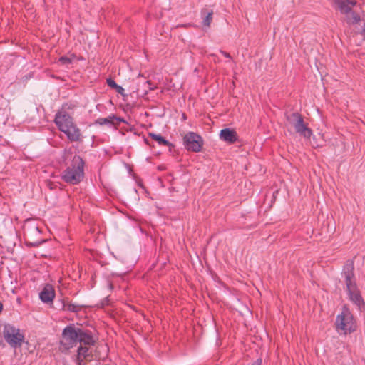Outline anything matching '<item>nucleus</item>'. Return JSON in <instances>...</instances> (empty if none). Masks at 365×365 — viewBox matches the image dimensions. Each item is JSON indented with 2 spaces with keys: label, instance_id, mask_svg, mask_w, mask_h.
<instances>
[{
  "label": "nucleus",
  "instance_id": "1",
  "mask_svg": "<svg viewBox=\"0 0 365 365\" xmlns=\"http://www.w3.org/2000/svg\"><path fill=\"white\" fill-rule=\"evenodd\" d=\"M84 162L79 156H75L71 165L66 168L62 175V179L67 183L76 185L83 178Z\"/></svg>",
  "mask_w": 365,
  "mask_h": 365
},
{
  "label": "nucleus",
  "instance_id": "2",
  "mask_svg": "<svg viewBox=\"0 0 365 365\" xmlns=\"http://www.w3.org/2000/svg\"><path fill=\"white\" fill-rule=\"evenodd\" d=\"M336 328L337 331H341L344 334L355 331V321L352 314L346 307H344L341 313L337 316Z\"/></svg>",
  "mask_w": 365,
  "mask_h": 365
},
{
  "label": "nucleus",
  "instance_id": "3",
  "mask_svg": "<svg viewBox=\"0 0 365 365\" xmlns=\"http://www.w3.org/2000/svg\"><path fill=\"white\" fill-rule=\"evenodd\" d=\"M3 335L6 341L13 348L21 346L24 340L20 329L9 324L4 326Z\"/></svg>",
  "mask_w": 365,
  "mask_h": 365
},
{
  "label": "nucleus",
  "instance_id": "4",
  "mask_svg": "<svg viewBox=\"0 0 365 365\" xmlns=\"http://www.w3.org/2000/svg\"><path fill=\"white\" fill-rule=\"evenodd\" d=\"M352 270L353 267L351 265L345 267L344 272V277L351 300L356 305L360 306L363 300L359 292L356 290V284L354 281Z\"/></svg>",
  "mask_w": 365,
  "mask_h": 365
},
{
  "label": "nucleus",
  "instance_id": "5",
  "mask_svg": "<svg viewBox=\"0 0 365 365\" xmlns=\"http://www.w3.org/2000/svg\"><path fill=\"white\" fill-rule=\"evenodd\" d=\"M79 328L74 326H67L62 332L61 344L65 349H70L78 342Z\"/></svg>",
  "mask_w": 365,
  "mask_h": 365
},
{
  "label": "nucleus",
  "instance_id": "6",
  "mask_svg": "<svg viewBox=\"0 0 365 365\" xmlns=\"http://www.w3.org/2000/svg\"><path fill=\"white\" fill-rule=\"evenodd\" d=\"M184 143L188 150L199 152L202 145V140L197 134L190 132L184 136Z\"/></svg>",
  "mask_w": 365,
  "mask_h": 365
},
{
  "label": "nucleus",
  "instance_id": "7",
  "mask_svg": "<svg viewBox=\"0 0 365 365\" xmlns=\"http://www.w3.org/2000/svg\"><path fill=\"white\" fill-rule=\"evenodd\" d=\"M54 121L61 132L66 130L68 126L73 123V118L66 111L58 112L56 114Z\"/></svg>",
  "mask_w": 365,
  "mask_h": 365
},
{
  "label": "nucleus",
  "instance_id": "8",
  "mask_svg": "<svg viewBox=\"0 0 365 365\" xmlns=\"http://www.w3.org/2000/svg\"><path fill=\"white\" fill-rule=\"evenodd\" d=\"M337 9L343 14H349L352 8L356 6V0H334Z\"/></svg>",
  "mask_w": 365,
  "mask_h": 365
},
{
  "label": "nucleus",
  "instance_id": "9",
  "mask_svg": "<svg viewBox=\"0 0 365 365\" xmlns=\"http://www.w3.org/2000/svg\"><path fill=\"white\" fill-rule=\"evenodd\" d=\"M63 133L66 135L68 139L72 142L79 141L81 139V130L74 123L68 126Z\"/></svg>",
  "mask_w": 365,
  "mask_h": 365
},
{
  "label": "nucleus",
  "instance_id": "10",
  "mask_svg": "<svg viewBox=\"0 0 365 365\" xmlns=\"http://www.w3.org/2000/svg\"><path fill=\"white\" fill-rule=\"evenodd\" d=\"M286 119L294 130L297 129L299 125H302V123L304 122L302 115L297 112L287 113Z\"/></svg>",
  "mask_w": 365,
  "mask_h": 365
},
{
  "label": "nucleus",
  "instance_id": "11",
  "mask_svg": "<svg viewBox=\"0 0 365 365\" xmlns=\"http://www.w3.org/2000/svg\"><path fill=\"white\" fill-rule=\"evenodd\" d=\"M55 297V292L53 287L46 284L43 290L40 292L39 297L41 300L45 303H48L53 301Z\"/></svg>",
  "mask_w": 365,
  "mask_h": 365
},
{
  "label": "nucleus",
  "instance_id": "12",
  "mask_svg": "<svg viewBox=\"0 0 365 365\" xmlns=\"http://www.w3.org/2000/svg\"><path fill=\"white\" fill-rule=\"evenodd\" d=\"M220 137L221 140L229 143H234L237 140V133L230 128L222 129L220 131Z\"/></svg>",
  "mask_w": 365,
  "mask_h": 365
},
{
  "label": "nucleus",
  "instance_id": "13",
  "mask_svg": "<svg viewBox=\"0 0 365 365\" xmlns=\"http://www.w3.org/2000/svg\"><path fill=\"white\" fill-rule=\"evenodd\" d=\"M120 122H121V119L117 118L115 115H110L107 118H100L96 120V123L103 125H118Z\"/></svg>",
  "mask_w": 365,
  "mask_h": 365
},
{
  "label": "nucleus",
  "instance_id": "14",
  "mask_svg": "<svg viewBox=\"0 0 365 365\" xmlns=\"http://www.w3.org/2000/svg\"><path fill=\"white\" fill-rule=\"evenodd\" d=\"M295 132L307 140H310L313 135L312 130L308 127V124L305 122L302 123V125H299V128L295 130Z\"/></svg>",
  "mask_w": 365,
  "mask_h": 365
},
{
  "label": "nucleus",
  "instance_id": "15",
  "mask_svg": "<svg viewBox=\"0 0 365 365\" xmlns=\"http://www.w3.org/2000/svg\"><path fill=\"white\" fill-rule=\"evenodd\" d=\"M295 132L307 140H310L313 135L312 130L308 127V124L305 122L302 123V125H299V128L295 130Z\"/></svg>",
  "mask_w": 365,
  "mask_h": 365
},
{
  "label": "nucleus",
  "instance_id": "16",
  "mask_svg": "<svg viewBox=\"0 0 365 365\" xmlns=\"http://www.w3.org/2000/svg\"><path fill=\"white\" fill-rule=\"evenodd\" d=\"M295 132L307 140H310L313 135L312 130L308 127V124L305 122L302 123V125H299V128L295 130Z\"/></svg>",
  "mask_w": 365,
  "mask_h": 365
},
{
  "label": "nucleus",
  "instance_id": "17",
  "mask_svg": "<svg viewBox=\"0 0 365 365\" xmlns=\"http://www.w3.org/2000/svg\"><path fill=\"white\" fill-rule=\"evenodd\" d=\"M78 341L86 345H92L94 344V340L91 332L84 331L81 329H79Z\"/></svg>",
  "mask_w": 365,
  "mask_h": 365
},
{
  "label": "nucleus",
  "instance_id": "18",
  "mask_svg": "<svg viewBox=\"0 0 365 365\" xmlns=\"http://www.w3.org/2000/svg\"><path fill=\"white\" fill-rule=\"evenodd\" d=\"M149 136L156 141L159 145H164V146H170L171 143L168 142L167 140H165L163 136H161L160 134H155L153 133H149Z\"/></svg>",
  "mask_w": 365,
  "mask_h": 365
},
{
  "label": "nucleus",
  "instance_id": "19",
  "mask_svg": "<svg viewBox=\"0 0 365 365\" xmlns=\"http://www.w3.org/2000/svg\"><path fill=\"white\" fill-rule=\"evenodd\" d=\"M89 349L86 346H81L78 349V364L81 365V362L83 361V360L89 356Z\"/></svg>",
  "mask_w": 365,
  "mask_h": 365
},
{
  "label": "nucleus",
  "instance_id": "20",
  "mask_svg": "<svg viewBox=\"0 0 365 365\" xmlns=\"http://www.w3.org/2000/svg\"><path fill=\"white\" fill-rule=\"evenodd\" d=\"M345 15H346V21L349 24H358L361 20L359 15L357 13L352 11V10L351 11V12L349 14H345Z\"/></svg>",
  "mask_w": 365,
  "mask_h": 365
},
{
  "label": "nucleus",
  "instance_id": "21",
  "mask_svg": "<svg viewBox=\"0 0 365 365\" xmlns=\"http://www.w3.org/2000/svg\"><path fill=\"white\" fill-rule=\"evenodd\" d=\"M212 11L207 12L205 18L203 20V24L206 26H210L212 19Z\"/></svg>",
  "mask_w": 365,
  "mask_h": 365
},
{
  "label": "nucleus",
  "instance_id": "22",
  "mask_svg": "<svg viewBox=\"0 0 365 365\" xmlns=\"http://www.w3.org/2000/svg\"><path fill=\"white\" fill-rule=\"evenodd\" d=\"M107 84L109 87L113 88V89H115L116 87L118 86L115 81L114 80H113L112 78H108L107 81Z\"/></svg>",
  "mask_w": 365,
  "mask_h": 365
},
{
  "label": "nucleus",
  "instance_id": "23",
  "mask_svg": "<svg viewBox=\"0 0 365 365\" xmlns=\"http://www.w3.org/2000/svg\"><path fill=\"white\" fill-rule=\"evenodd\" d=\"M81 309L80 306L76 304H68V309L71 312H76Z\"/></svg>",
  "mask_w": 365,
  "mask_h": 365
},
{
  "label": "nucleus",
  "instance_id": "24",
  "mask_svg": "<svg viewBox=\"0 0 365 365\" xmlns=\"http://www.w3.org/2000/svg\"><path fill=\"white\" fill-rule=\"evenodd\" d=\"M59 62L62 64H68L71 62V60L68 57L62 56L59 58Z\"/></svg>",
  "mask_w": 365,
  "mask_h": 365
},
{
  "label": "nucleus",
  "instance_id": "25",
  "mask_svg": "<svg viewBox=\"0 0 365 365\" xmlns=\"http://www.w3.org/2000/svg\"><path fill=\"white\" fill-rule=\"evenodd\" d=\"M118 93L121 94L122 96H124V89L122 86H118L115 89Z\"/></svg>",
  "mask_w": 365,
  "mask_h": 365
},
{
  "label": "nucleus",
  "instance_id": "26",
  "mask_svg": "<svg viewBox=\"0 0 365 365\" xmlns=\"http://www.w3.org/2000/svg\"><path fill=\"white\" fill-rule=\"evenodd\" d=\"M220 53H222L225 57H226V58H231V56H230V53H229L225 52V51H220Z\"/></svg>",
  "mask_w": 365,
  "mask_h": 365
},
{
  "label": "nucleus",
  "instance_id": "27",
  "mask_svg": "<svg viewBox=\"0 0 365 365\" xmlns=\"http://www.w3.org/2000/svg\"><path fill=\"white\" fill-rule=\"evenodd\" d=\"M252 365H262V359H257Z\"/></svg>",
  "mask_w": 365,
  "mask_h": 365
},
{
  "label": "nucleus",
  "instance_id": "28",
  "mask_svg": "<svg viewBox=\"0 0 365 365\" xmlns=\"http://www.w3.org/2000/svg\"><path fill=\"white\" fill-rule=\"evenodd\" d=\"M3 309V304L0 302V313L1 312Z\"/></svg>",
  "mask_w": 365,
  "mask_h": 365
},
{
  "label": "nucleus",
  "instance_id": "29",
  "mask_svg": "<svg viewBox=\"0 0 365 365\" xmlns=\"http://www.w3.org/2000/svg\"><path fill=\"white\" fill-rule=\"evenodd\" d=\"M145 83V84H148V86H150V82L149 81H147Z\"/></svg>",
  "mask_w": 365,
  "mask_h": 365
},
{
  "label": "nucleus",
  "instance_id": "30",
  "mask_svg": "<svg viewBox=\"0 0 365 365\" xmlns=\"http://www.w3.org/2000/svg\"><path fill=\"white\" fill-rule=\"evenodd\" d=\"M149 90H153V88L148 86Z\"/></svg>",
  "mask_w": 365,
  "mask_h": 365
},
{
  "label": "nucleus",
  "instance_id": "31",
  "mask_svg": "<svg viewBox=\"0 0 365 365\" xmlns=\"http://www.w3.org/2000/svg\"><path fill=\"white\" fill-rule=\"evenodd\" d=\"M364 32H365V29H364Z\"/></svg>",
  "mask_w": 365,
  "mask_h": 365
}]
</instances>
